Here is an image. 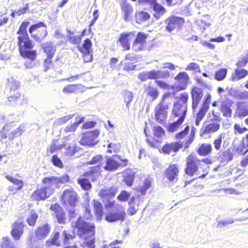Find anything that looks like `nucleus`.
<instances>
[{
	"label": "nucleus",
	"mask_w": 248,
	"mask_h": 248,
	"mask_svg": "<svg viewBox=\"0 0 248 248\" xmlns=\"http://www.w3.org/2000/svg\"><path fill=\"white\" fill-rule=\"evenodd\" d=\"M150 17V15L149 14L144 11H140L137 13L136 15V18L138 23L145 22L149 20Z\"/></svg>",
	"instance_id": "72a5a7b5"
},
{
	"label": "nucleus",
	"mask_w": 248,
	"mask_h": 248,
	"mask_svg": "<svg viewBox=\"0 0 248 248\" xmlns=\"http://www.w3.org/2000/svg\"><path fill=\"white\" fill-rule=\"evenodd\" d=\"M184 23L182 18L179 17H170L165 20V23L167 24L166 30L169 32H171L175 28L180 27Z\"/></svg>",
	"instance_id": "f8f14e48"
},
{
	"label": "nucleus",
	"mask_w": 248,
	"mask_h": 248,
	"mask_svg": "<svg viewBox=\"0 0 248 248\" xmlns=\"http://www.w3.org/2000/svg\"><path fill=\"white\" fill-rule=\"evenodd\" d=\"M221 111L224 116L230 117L232 116V110L227 105H223L221 107Z\"/></svg>",
	"instance_id": "6e6d98bb"
},
{
	"label": "nucleus",
	"mask_w": 248,
	"mask_h": 248,
	"mask_svg": "<svg viewBox=\"0 0 248 248\" xmlns=\"http://www.w3.org/2000/svg\"><path fill=\"white\" fill-rule=\"evenodd\" d=\"M106 206L112 207V209L106 214L105 219L109 222L123 221L126 216L124 208L120 204H115L114 201L108 202Z\"/></svg>",
	"instance_id": "20e7f679"
},
{
	"label": "nucleus",
	"mask_w": 248,
	"mask_h": 248,
	"mask_svg": "<svg viewBox=\"0 0 248 248\" xmlns=\"http://www.w3.org/2000/svg\"><path fill=\"white\" fill-rule=\"evenodd\" d=\"M170 76V72L167 70L156 71V78H164Z\"/></svg>",
	"instance_id": "4d7b16f0"
},
{
	"label": "nucleus",
	"mask_w": 248,
	"mask_h": 248,
	"mask_svg": "<svg viewBox=\"0 0 248 248\" xmlns=\"http://www.w3.org/2000/svg\"><path fill=\"white\" fill-rule=\"evenodd\" d=\"M184 120L183 117H182L181 118H179L177 121L170 124L168 127V130L170 132L176 131L182 124Z\"/></svg>",
	"instance_id": "4c0bfd02"
},
{
	"label": "nucleus",
	"mask_w": 248,
	"mask_h": 248,
	"mask_svg": "<svg viewBox=\"0 0 248 248\" xmlns=\"http://www.w3.org/2000/svg\"><path fill=\"white\" fill-rule=\"evenodd\" d=\"M117 187L112 186L110 188H105L100 190L99 194L102 198L108 199L113 197L116 192Z\"/></svg>",
	"instance_id": "b1692460"
},
{
	"label": "nucleus",
	"mask_w": 248,
	"mask_h": 248,
	"mask_svg": "<svg viewBox=\"0 0 248 248\" xmlns=\"http://www.w3.org/2000/svg\"><path fill=\"white\" fill-rule=\"evenodd\" d=\"M92 43L90 39L87 38L85 39L81 46H78L77 48L78 50L82 54H89L90 52H93L91 48Z\"/></svg>",
	"instance_id": "393cba45"
},
{
	"label": "nucleus",
	"mask_w": 248,
	"mask_h": 248,
	"mask_svg": "<svg viewBox=\"0 0 248 248\" xmlns=\"http://www.w3.org/2000/svg\"><path fill=\"white\" fill-rule=\"evenodd\" d=\"M225 136V134L224 133H221L219 135L217 139L214 140L213 145L216 150L219 151L221 149L222 139L224 138Z\"/></svg>",
	"instance_id": "a18cd8bd"
},
{
	"label": "nucleus",
	"mask_w": 248,
	"mask_h": 248,
	"mask_svg": "<svg viewBox=\"0 0 248 248\" xmlns=\"http://www.w3.org/2000/svg\"><path fill=\"white\" fill-rule=\"evenodd\" d=\"M146 39L147 35L145 34L142 32H139L135 40L144 45L146 43Z\"/></svg>",
	"instance_id": "13d9d810"
},
{
	"label": "nucleus",
	"mask_w": 248,
	"mask_h": 248,
	"mask_svg": "<svg viewBox=\"0 0 248 248\" xmlns=\"http://www.w3.org/2000/svg\"><path fill=\"white\" fill-rule=\"evenodd\" d=\"M248 75V71L247 70L236 69L235 71V74L232 75V79L233 81H237L242 78H244Z\"/></svg>",
	"instance_id": "7c9ffc66"
},
{
	"label": "nucleus",
	"mask_w": 248,
	"mask_h": 248,
	"mask_svg": "<svg viewBox=\"0 0 248 248\" xmlns=\"http://www.w3.org/2000/svg\"><path fill=\"white\" fill-rule=\"evenodd\" d=\"M42 46L44 52L47 55V57L52 58L56 51V47L51 42H47L43 44Z\"/></svg>",
	"instance_id": "5701e85b"
},
{
	"label": "nucleus",
	"mask_w": 248,
	"mask_h": 248,
	"mask_svg": "<svg viewBox=\"0 0 248 248\" xmlns=\"http://www.w3.org/2000/svg\"><path fill=\"white\" fill-rule=\"evenodd\" d=\"M248 129L245 127H242L238 124H235L234 125V133L242 134L247 131Z\"/></svg>",
	"instance_id": "69168bd1"
},
{
	"label": "nucleus",
	"mask_w": 248,
	"mask_h": 248,
	"mask_svg": "<svg viewBox=\"0 0 248 248\" xmlns=\"http://www.w3.org/2000/svg\"><path fill=\"white\" fill-rule=\"evenodd\" d=\"M8 85L10 88L11 91H15L20 87L19 81L14 79L13 78H10L8 79Z\"/></svg>",
	"instance_id": "c03bdc74"
},
{
	"label": "nucleus",
	"mask_w": 248,
	"mask_h": 248,
	"mask_svg": "<svg viewBox=\"0 0 248 248\" xmlns=\"http://www.w3.org/2000/svg\"><path fill=\"white\" fill-rule=\"evenodd\" d=\"M78 183L80 185L81 188L85 190H89L92 187L91 183L88 179L85 178L81 177L78 178Z\"/></svg>",
	"instance_id": "58836bf2"
},
{
	"label": "nucleus",
	"mask_w": 248,
	"mask_h": 248,
	"mask_svg": "<svg viewBox=\"0 0 248 248\" xmlns=\"http://www.w3.org/2000/svg\"><path fill=\"white\" fill-rule=\"evenodd\" d=\"M93 203L96 217L98 220H101L102 219L103 215L102 204L99 202L95 200H93Z\"/></svg>",
	"instance_id": "bb28decb"
},
{
	"label": "nucleus",
	"mask_w": 248,
	"mask_h": 248,
	"mask_svg": "<svg viewBox=\"0 0 248 248\" xmlns=\"http://www.w3.org/2000/svg\"><path fill=\"white\" fill-rule=\"evenodd\" d=\"M212 150V146L207 143L202 144L197 150L198 153L202 156L207 155Z\"/></svg>",
	"instance_id": "c85d7f7f"
},
{
	"label": "nucleus",
	"mask_w": 248,
	"mask_h": 248,
	"mask_svg": "<svg viewBox=\"0 0 248 248\" xmlns=\"http://www.w3.org/2000/svg\"><path fill=\"white\" fill-rule=\"evenodd\" d=\"M8 101L11 104L16 103L18 105H22L27 103V101L23 95L17 92L15 95H11L8 98Z\"/></svg>",
	"instance_id": "4be33fe9"
},
{
	"label": "nucleus",
	"mask_w": 248,
	"mask_h": 248,
	"mask_svg": "<svg viewBox=\"0 0 248 248\" xmlns=\"http://www.w3.org/2000/svg\"><path fill=\"white\" fill-rule=\"evenodd\" d=\"M186 161L187 166L185 172L186 174L193 176L198 170L197 165L199 164L200 160L195 155H190L187 157Z\"/></svg>",
	"instance_id": "9b49d317"
},
{
	"label": "nucleus",
	"mask_w": 248,
	"mask_h": 248,
	"mask_svg": "<svg viewBox=\"0 0 248 248\" xmlns=\"http://www.w3.org/2000/svg\"><path fill=\"white\" fill-rule=\"evenodd\" d=\"M134 175L135 172L131 169H127L124 172V180L127 186L132 185L134 179Z\"/></svg>",
	"instance_id": "a878e982"
},
{
	"label": "nucleus",
	"mask_w": 248,
	"mask_h": 248,
	"mask_svg": "<svg viewBox=\"0 0 248 248\" xmlns=\"http://www.w3.org/2000/svg\"><path fill=\"white\" fill-rule=\"evenodd\" d=\"M121 66H123V69L126 71H129L133 70L135 68V65H134L130 63H126L124 62H122L120 63Z\"/></svg>",
	"instance_id": "774afa93"
},
{
	"label": "nucleus",
	"mask_w": 248,
	"mask_h": 248,
	"mask_svg": "<svg viewBox=\"0 0 248 248\" xmlns=\"http://www.w3.org/2000/svg\"><path fill=\"white\" fill-rule=\"evenodd\" d=\"M51 162L53 163V165L59 168H62L63 164L60 159V158H58L56 155H53L51 158Z\"/></svg>",
	"instance_id": "bf43d9fd"
},
{
	"label": "nucleus",
	"mask_w": 248,
	"mask_h": 248,
	"mask_svg": "<svg viewBox=\"0 0 248 248\" xmlns=\"http://www.w3.org/2000/svg\"><path fill=\"white\" fill-rule=\"evenodd\" d=\"M248 115V102L238 103L234 116L242 118Z\"/></svg>",
	"instance_id": "2eb2a0df"
},
{
	"label": "nucleus",
	"mask_w": 248,
	"mask_h": 248,
	"mask_svg": "<svg viewBox=\"0 0 248 248\" xmlns=\"http://www.w3.org/2000/svg\"><path fill=\"white\" fill-rule=\"evenodd\" d=\"M58 182L55 176L44 178L42 181L44 186L33 192L31 195L32 199L38 201L49 197L54 192L56 188L59 187Z\"/></svg>",
	"instance_id": "7ed1b4c3"
},
{
	"label": "nucleus",
	"mask_w": 248,
	"mask_h": 248,
	"mask_svg": "<svg viewBox=\"0 0 248 248\" xmlns=\"http://www.w3.org/2000/svg\"><path fill=\"white\" fill-rule=\"evenodd\" d=\"M38 218L37 214L34 211H31L28 218L27 221L30 226H34Z\"/></svg>",
	"instance_id": "49530a36"
},
{
	"label": "nucleus",
	"mask_w": 248,
	"mask_h": 248,
	"mask_svg": "<svg viewBox=\"0 0 248 248\" xmlns=\"http://www.w3.org/2000/svg\"><path fill=\"white\" fill-rule=\"evenodd\" d=\"M99 134V132L97 130L88 132L83 135L79 142L83 145L94 146L98 142L97 138Z\"/></svg>",
	"instance_id": "1a4fd4ad"
},
{
	"label": "nucleus",
	"mask_w": 248,
	"mask_h": 248,
	"mask_svg": "<svg viewBox=\"0 0 248 248\" xmlns=\"http://www.w3.org/2000/svg\"><path fill=\"white\" fill-rule=\"evenodd\" d=\"M61 200L66 207H75L78 202L77 193L73 189H66L61 196Z\"/></svg>",
	"instance_id": "0eeeda50"
},
{
	"label": "nucleus",
	"mask_w": 248,
	"mask_h": 248,
	"mask_svg": "<svg viewBox=\"0 0 248 248\" xmlns=\"http://www.w3.org/2000/svg\"><path fill=\"white\" fill-rule=\"evenodd\" d=\"M117 156H112L107 159L105 165L101 164V167L106 170L113 171L116 170L120 166H125L127 165L128 160L126 159H121V163H119L116 159Z\"/></svg>",
	"instance_id": "9d476101"
},
{
	"label": "nucleus",
	"mask_w": 248,
	"mask_h": 248,
	"mask_svg": "<svg viewBox=\"0 0 248 248\" xmlns=\"http://www.w3.org/2000/svg\"><path fill=\"white\" fill-rule=\"evenodd\" d=\"M72 226L77 229V234L83 239L82 248H95V227L93 224L84 221L80 216L76 222H72Z\"/></svg>",
	"instance_id": "f257e3e1"
},
{
	"label": "nucleus",
	"mask_w": 248,
	"mask_h": 248,
	"mask_svg": "<svg viewBox=\"0 0 248 248\" xmlns=\"http://www.w3.org/2000/svg\"><path fill=\"white\" fill-rule=\"evenodd\" d=\"M63 243L66 245L70 243V241L73 239V236L64 230L62 233Z\"/></svg>",
	"instance_id": "052dcab7"
},
{
	"label": "nucleus",
	"mask_w": 248,
	"mask_h": 248,
	"mask_svg": "<svg viewBox=\"0 0 248 248\" xmlns=\"http://www.w3.org/2000/svg\"><path fill=\"white\" fill-rule=\"evenodd\" d=\"M50 228L47 224L39 227L35 232V235L37 240L43 241L48 235Z\"/></svg>",
	"instance_id": "a211bd4d"
},
{
	"label": "nucleus",
	"mask_w": 248,
	"mask_h": 248,
	"mask_svg": "<svg viewBox=\"0 0 248 248\" xmlns=\"http://www.w3.org/2000/svg\"><path fill=\"white\" fill-rule=\"evenodd\" d=\"M74 115H68L64 116L61 118L57 119L54 124L57 125L64 124L74 117Z\"/></svg>",
	"instance_id": "3c124183"
},
{
	"label": "nucleus",
	"mask_w": 248,
	"mask_h": 248,
	"mask_svg": "<svg viewBox=\"0 0 248 248\" xmlns=\"http://www.w3.org/2000/svg\"><path fill=\"white\" fill-rule=\"evenodd\" d=\"M108 150L107 152L108 153H118L121 148V144L119 143H108L107 144Z\"/></svg>",
	"instance_id": "e433bc0d"
},
{
	"label": "nucleus",
	"mask_w": 248,
	"mask_h": 248,
	"mask_svg": "<svg viewBox=\"0 0 248 248\" xmlns=\"http://www.w3.org/2000/svg\"><path fill=\"white\" fill-rule=\"evenodd\" d=\"M103 160L102 156L100 155H98L93 157V159L90 161V164H99V166H101V164H100L102 162Z\"/></svg>",
	"instance_id": "338daca9"
},
{
	"label": "nucleus",
	"mask_w": 248,
	"mask_h": 248,
	"mask_svg": "<svg viewBox=\"0 0 248 248\" xmlns=\"http://www.w3.org/2000/svg\"><path fill=\"white\" fill-rule=\"evenodd\" d=\"M5 178L16 186V189L19 190L22 188L23 182L22 180L17 179L9 175H7Z\"/></svg>",
	"instance_id": "2f4dec72"
},
{
	"label": "nucleus",
	"mask_w": 248,
	"mask_h": 248,
	"mask_svg": "<svg viewBox=\"0 0 248 248\" xmlns=\"http://www.w3.org/2000/svg\"><path fill=\"white\" fill-rule=\"evenodd\" d=\"M130 196V194L128 192L125 190H123L121 192V194L118 196L117 198L120 201L125 202L127 201Z\"/></svg>",
	"instance_id": "e2e57ef3"
},
{
	"label": "nucleus",
	"mask_w": 248,
	"mask_h": 248,
	"mask_svg": "<svg viewBox=\"0 0 248 248\" xmlns=\"http://www.w3.org/2000/svg\"><path fill=\"white\" fill-rule=\"evenodd\" d=\"M43 241L31 238L28 245L27 248H43Z\"/></svg>",
	"instance_id": "79ce46f5"
},
{
	"label": "nucleus",
	"mask_w": 248,
	"mask_h": 248,
	"mask_svg": "<svg viewBox=\"0 0 248 248\" xmlns=\"http://www.w3.org/2000/svg\"><path fill=\"white\" fill-rule=\"evenodd\" d=\"M191 93L192 100V107L193 109H195L203 97L202 90L201 88L195 87L191 90Z\"/></svg>",
	"instance_id": "ddd939ff"
},
{
	"label": "nucleus",
	"mask_w": 248,
	"mask_h": 248,
	"mask_svg": "<svg viewBox=\"0 0 248 248\" xmlns=\"http://www.w3.org/2000/svg\"><path fill=\"white\" fill-rule=\"evenodd\" d=\"M227 70L226 68L222 69L217 71L215 74V78L217 80H223L226 76Z\"/></svg>",
	"instance_id": "864d4df0"
},
{
	"label": "nucleus",
	"mask_w": 248,
	"mask_h": 248,
	"mask_svg": "<svg viewBox=\"0 0 248 248\" xmlns=\"http://www.w3.org/2000/svg\"><path fill=\"white\" fill-rule=\"evenodd\" d=\"M2 248H19L17 243H14L8 237H3L1 243Z\"/></svg>",
	"instance_id": "473e14b6"
},
{
	"label": "nucleus",
	"mask_w": 248,
	"mask_h": 248,
	"mask_svg": "<svg viewBox=\"0 0 248 248\" xmlns=\"http://www.w3.org/2000/svg\"><path fill=\"white\" fill-rule=\"evenodd\" d=\"M186 112V105H182L180 102H177L174 104L172 112L174 116L177 117L180 116V118L183 117V120H184Z\"/></svg>",
	"instance_id": "f3484780"
},
{
	"label": "nucleus",
	"mask_w": 248,
	"mask_h": 248,
	"mask_svg": "<svg viewBox=\"0 0 248 248\" xmlns=\"http://www.w3.org/2000/svg\"><path fill=\"white\" fill-rule=\"evenodd\" d=\"M23 126L20 125L16 129L13 130L9 134L8 138L9 140H13L15 138L20 136L22 133Z\"/></svg>",
	"instance_id": "09e8293b"
},
{
	"label": "nucleus",
	"mask_w": 248,
	"mask_h": 248,
	"mask_svg": "<svg viewBox=\"0 0 248 248\" xmlns=\"http://www.w3.org/2000/svg\"><path fill=\"white\" fill-rule=\"evenodd\" d=\"M154 132L155 140L157 142H161L165 134L163 129L160 126H155L154 127Z\"/></svg>",
	"instance_id": "cd10ccee"
},
{
	"label": "nucleus",
	"mask_w": 248,
	"mask_h": 248,
	"mask_svg": "<svg viewBox=\"0 0 248 248\" xmlns=\"http://www.w3.org/2000/svg\"><path fill=\"white\" fill-rule=\"evenodd\" d=\"M153 8L155 12L154 16L157 19H158L166 12L165 8L156 2L153 6Z\"/></svg>",
	"instance_id": "c756f323"
},
{
	"label": "nucleus",
	"mask_w": 248,
	"mask_h": 248,
	"mask_svg": "<svg viewBox=\"0 0 248 248\" xmlns=\"http://www.w3.org/2000/svg\"><path fill=\"white\" fill-rule=\"evenodd\" d=\"M151 183L149 179H145L143 185L139 186L137 190L139 191L142 195H145L148 188L151 186Z\"/></svg>",
	"instance_id": "37998d69"
},
{
	"label": "nucleus",
	"mask_w": 248,
	"mask_h": 248,
	"mask_svg": "<svg viewBox=\"0 0 248 248\" xmlns=\"http://www.w3.org/2000/svg\"><path fill=\"white\" fill-rule=\"evenodd\" d=\"M208 110V109L207 108L206 105H202L200 111L197 113L196 118L202 120Z\"/></svg>",
	"instance_id": "5fc2aeb1"
},
{
	"label": "nucleus",
	"mask_w": 248,
	"mask_h": 248,
	"mask_svg": "<svg viewBox=\"0 0 248 248\" xmlns=\"http://www.w3.org/2000/svg\"><path fill=\"white\" fill-rule=\"evenodd\" d=\"M172 98V95L170 92H167L165 93L162 97L161 103L156 106L155 108V118L156 121L159 123H161L167 118V110L168 108L167 105H163V104L166 101H168L167 103H169L170 99Z\"/></svg>",
	"instance_id": "39448f33"
},
{
	"label": "nucleus",
	"mask_w": 248,
	"mask_h": 248,
	"mask_svg": "<svg viewBox=\"0 0 248 248\" xmlns=\"http://www.w3.org/2000/svg\"><path fill=\"white\" fill-rule=\"evenodd\" d=\"M174 79L175 81L172 88L177 91H181L186 89L189 80V77L186 72H182L175 76Z\"/></svg>",
	"instance_id": "6e6552de"
},
{
	"label": "nucleus",
	"mask_w": 248,
	"mask_h": 248,
	"mask_svg": "<svg viewBox=\"0 0 248 248\" xmlns=\"http://www.w3.org/2000/svg\"><path fill=\"white\" fill-rule=\"evenodd\" d=\"M55 214L59 223H62L64 222L65 218L64 217V215L62 209L58 211Z\"/></svg>",
	"instance_id": "0e129e2a"
},
{
	"label": "nucleus",
	"mask_w": 248,
	"mask_h": 248,
	"mask_svg": "<svg viewBox=\"0 0 248 248\" xmlns=\"http://www.w3.org/2000/svg\"><path fill=\"white\" fill-rule=\"evenodd\" d=\"M135 36V34L133 32L122 33L118 41L120 43L124 50H127L130 49V41Z\"/></svg>",
	"instance_id": "4468645a"
},
{
	"label": "nucleus",
	"mask_w": 248,
	"mask_h": 248,
	"mask_svg": "<svg viewBox=\"0 0 248 248\" xmlns=\"http://www.w3.org/2000/svg\"><path fill=\"white\" fill-rule=\"evenodd\" d=\"M78 150V147L75 144L70 145L66 149L65 154L68 156H72Z\"/></svg>",
	"instance_id": "8fccbe9b"
},
{
	"label": "nucleus",
	"mask_w": 248,
	"mask_h": 248,
	"mask_svg": "<svg viewBox=\"0 0 248 248\" xmlns=\"http://www.w3.org/2000/svg\"><path fill=\"white\" fill-rule=\"evenodd\" d=\"M28 24V22H24L20 26L17 32L18 46L21 56L32 61L36 58V51L31 50L33 47V45L27 33Z\"/></svg>",
	"instance_id": "f03ea898"
},
{
	"label": "nucleus",
	"mask_w": 248,
	"mask_h": 248,
	"mask_svg": "<svg viewBox=\"0 0 248 248\" xmlns=\"http://www.w3.org/2000/svg\"><path fill=\"white\" fill-rule=\"evenodd\" d=\"M220 128V124L218 123H213L205 126L204 131L205 133H214L217 132Z\"/></svg>",
	"instance_id": "f704fd0d"
},
{
	"label": "nucleus",
	"mask_w": 248,
	"mask_h": 248,
	"mask_svg": "<svg viewBox=\"0 0 248 248\" xmlns=\"http://www.w3.org/2000/svg\"><path fill=\"white\" fill-rule=\"evenodd\" d=\"M122 16L124 20L127 21L129 20L130 17L133 13V8L126 0H124L121 4Z\"/></svg>",
	"instance_id": "6ab92c4d"
},
{
	"label": "nucleus",
	"mask_w": 248,
	"mask_h": 248,
	"mask_svg": "<svg viewBox=\"0 0 248 248\" xmlns=\"http://www.w3.org/2000/svg\"><path fill=\"white\" fill-rule=\"evenodd\" d=\"M146 94L152 98V100L155 99L158 96L157 90L152 87H149L145 91Z\"/></svg>",
	"instance_id": "de8ad7c7"
},
{
	"label": "nucleus",
	"mask_w": 248,
	"mask_h": 248,
	"mask_svg": "<svg viewBox=\"0 0 248 248\" xmlns=\"http://www.w3.org/2000/svg\"><path fill=\"white\" fill-rule=\"evenodd\" d=\"M81 86V84H70L65 86L62 90L64 93H75L78 89H79Z\"/></svg>",
	"instance_id": "ea45409f"
},
{
	"label": "nucleus",
	"mask_w": 248,
	"mask_h": 248,
	"mask_svg": "<svg viewBox=\"0 0 248 248\" xmlns=\"http://www.w3.org/2000/svg\"><path fill=\"white\" fill-rule=\"evenodd\" d=\"M67 37L69 41L73 44H79L81 41V36L79 35H73V32L69 30H67Z\"/></svg>",
	"instance_id": "a19ab883"
},
{
	"label": "nucleus",
	"mask_w": 248,
	"mask_h": 248,
	"mask_svg": "<svg viewBox=\"0 0 248 248\" xmlns=\"http://www.w3.org/2000/svg\"><path fill=\"white\" fill-rule=\"evenodd\" d=\"M179 169L176 165L172 164L166 169L164 172L165 177L170 181H173L177 179Z\"/></svg>",
	"instance_id": "dca6fc26"
},
{
	"label": "nucleus",
	"mask_w": 248,
	"mask_h": 248,
	"mask_svg": "<svg viewBox=\"0 0 248 248\" xmlns=\"http://www.w3.org/2000/svg\"><path fill=\"white\" fill-rule=\"evenodd\" d=\"M182 147V145L179 142H172L170 144H166L162 148V152L164 154H170L171 152H176Z\"/></svg>",
	"instance_id": "aec40b11"
},
{
	"label": "nucleus",
	"mask_w": 248,
	"mask_h": 248,
	"mask_svg": "<svg viewBox=\"0 0 248 248\" xmlns=\"http://www.w3.org/2000/svg\"><path fill=\"white\" fill-rule=\"evenodd\" d=\"M124 101L126 104V106L129 108V104L131 103L133 99V93L130 91L125 90L123 92Z\"/></svg>",
	"instance_id": "c9c22d12"
},
{
	"label": "nucleus",
	"mask_w": 248,
	"mask_h": 248,
	"mask_svg": "<svg viewBox=\"0 0 248 248\" xmlns=\"http://www.w3.org/2000/svg\"><path fill=\"white\" fill-rule=\"evenodd\" d=\"M56 178L58 180V184L59 187L60 184H63L67 183L69 182L70 180L69 176L66 174H64L61 177H56Z\"/></svg>",
	"instance_id": "680f3d73"
},
{
	"label": "nucleus",
	"mask_w": 248,
	"mask_h": 248,
	"mask_svg": "<svg viewBox=\"0 0 248 248\" xmlns=\"http://www.w3.org/2000/svg\"><path fill=\"white\" fill-rule=\"evenodd\" d=\"M185 69L187 71H193L195 72L201 73V69L199 64L195 62L189 63Z\"/></svg>",
	"instance_id": "603ef678"
},
{
	"label": "nucleus",
	"mask_w": 248,
	"mask_h": 248,
	"mask_svg": "<svg viewBox=\"0 0 248 248\" xmlns=\"http://www.w3.org/2000/svg\"><path fill=\"white\" fill-rule=\"evenodd\" d=\"M29 32L32 37L40 41L47 34L46 26L42 22L31 26L29 29Z\"/></svg>",
	"instance_id": "423d86ee"
},
{
	"label": "nucleus",
	"mask_w": 248,
	"mask_h": 248,
	"mask_svg": "<svg viewBox=\"0 0 248 248\" xmlns=\"http://www.w3.org/2000/svg\"><path fill=\"white\" fill-rule=\"evenodd\" d=\"M24 225L20 222L17 221L13 225V229L11 231V234L14 238L18 240L23 233V228Z\"/></svg>",
	"instance_id": "412c9836"
}]
</instances>
